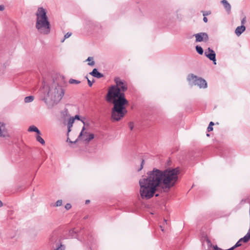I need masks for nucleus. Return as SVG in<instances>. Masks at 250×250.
<instances>
[{
    "label": "nucleus",
    "mask_w": 250,
    "mask_h": 250,
    "mask_svg": "<svg viewBox=\"0 0 250 250\" xmlns=\"http://www.w3.org/2000/svg\"><path fill=\"white\" fill-rule=\"evenodd\" d=\"M179 167H168L164 170L154 168L147 176L139 180L140 193L143 199H149L159 188L167 191L174 187L178 180Z\"/></svg>",
    "instance_id": "nucleus-1"
},
{
    "label": "nucleus",
    "mask_w": 250,
    "mask_h": 250,
    "mask_svg": "<svg viewBox=\"0 0 250 250\" xmlns=\"http://www.w3.org/2000/svg\"><path fill=\"white\" fill-rule=\"evenodd\" d=\"M114 82L116 84L109 87L105 99L107 102L113 104L111 111L112 119L118 121L127 113L125 105L128 104V101L125 97V92L127 89V84L119 77L115 78Z\"/></svg>",
    "instance_id": "nucleus-2"
},
{
    "label": "nucleus",
    "mask_w": 250,
    "mask_h": 250,
    "mask_svg": "<svg viewBox=\"0 0 250 250\" xmlns=\"http://www.w3.org/2000/svg\"><path fill=\"white\" fill-rule=\"evenodd\" d=\"M35 27L39 33L43 35L50 33L51 25L47 16V12L43 7H39L36 13Z\"/></svg>",
    "instance_id": "nucleus-3"
},
{
    "label": "nucleus",
    "mask_w": 250,
    "mask_h": 250,
    "mask_svg": "<svg viewBox=\"0 0 250 250\" xmlns=\"http://www.w3.org/2000/svg\"><path fill=\"white\" fill-rule=\"evenodd\" d=\"M64 91L62 86L54 83L52 87L49 88L44 98L45 102L50 101L52 104H58L63 97Z\"/></svg>",
    "instance_id": "nucleus-4"
},
{
    "label": "nucleus",
    "mask_w": 250,
    "mask_h": 250,
    "mask_svg": "<svg viewBox=\"0 0 250 250\" xmlns=\"http://www.w3.org/2000/svg\"><path fill=\"white\" fill-rule=\"evenodd\" d=\"M187 79L191 85H197L200 88L207 87V83L204 79L198 78L192 74L188 75Z\"/></svg>",
    "instance_id": "nucleus-5"
},
{
    "label": "nucleus",
    "mask_w": 250,
    "mask_h": 250,
    "mask_svg": "<svg viewBox=\"0 0 250 250\" xmlns=\"http://www.w3.org/2000/svg\"><path fill=\"white\" fill-rule=\"evenodd\" d=\"M50 241L55 243L54 244L56 247L55 250H64L65 246L61 243L60 240L57 238L56 234H54L51 237Z\"/></svg>",
    "instance_id": "nucleus-6"
},
{
    "label": "nucleus",
    "mask_w": 250,
    "mask_h": 250,
    "mask_svg": "<svg viewBox=\"0 0 250 250\" xmlns=\"http://www.w3.org/2000/svg\"><path fill=\"white\" fill-rule=\"evenodd\" d=\"M205 55L208 58L210 61L213 62V64H216V54L215 52L208 47L205 52Z\"/></svg>",
    "instance_id": "nucleus-7"
},
{
    "label": "nucleus",
    "mask_w": 250,
    "mask_h": 250,
    "mask_svg": "<svg viewBox=\"0 0 250 250\" xmlns=\"http://www.w3.org/2000/svg\"><path fill=\"white\" fill-rule=\"evenodd\" d=\"M193 36L196 38V42H207L208 40V35L205 32L197 33L194 34Z\"/></svg>",
    "instance_id": "nucleus-8"
},
{
    "label": "nucleus",
    "mask_w": 250,
    "mask_h": 250,
    "mask_svg": "<svg viewBox=\"0 0 250 250\" xmlns=\"http://www.w3.org/2000/svg\"><path fill=\"white\" fill-rule=\"evenodd\" d=\"M90 74L92 76L99 79L104 77V75L99 72L96 68L93 69L92 71L90 73Z\"/></svg>",
    "instance_id": "nucleus-9"
},
{
    "label": "nucleus",
    "mask_w": 250,
    "mask_h": 250,
    "mask_svg": "<svg viewBox=\"0 0 250 250\" xmlns=\"http://www.w3.org/2000/svg\"><path fill=\"white\" fill-rule=\"evenodd\" d=\"M245 30L246 27L244 25H241L240 26H238L236 28L235 33L237 36H239L245 31Z\"/></svg>",
    "instance_id": "nucleus-10"
},
{
    "label": "nucleus",
    "mask_w": 250,
    "mask_h": 250,
    "mask_svg": "<svg viewBox=\"0 0 250 250\" xmlns=\"http://www.w3.org/2000/svg\"><path fill=\"white\" fill-rule=\"evenodd\" d=\"M221 3L223 4V6L226 9L227 12L228 13H229L231 10V5L226 0H222Z\"/></svg>",
    "instance_id": "nucleus-11"
},
{
    "label": "nucleus",
    "mask_w": 250,
    "mask_h": 250,
    "mask_svg": "<svg viewBox=\"0 0 250 250\" xmlns=\"http://www.w3.org/2000/svg\"><path fill=\"white\" fill-rule=\"evenodd\" d=\"M28 131L29 132H35L38 134L41 135V131L39 130V129L35 126V125H31L29 127L28 129Z\"/></svg>",
    "instance_id": "nucleus-12"
},
{
    "label": "nucleus",
    "mask_w": 250,
    "mask_h": 250,
    "mask_svg": "<svg viewBox=\"0 0 250 250\" xmlns=\"http://www.w3.org/2000/svg\"><path fill=\"white\" fill-rule=\"evenodd\" d=\"M84 129H85V127H84V126H83V128H82V130L81 132H80V135H79V136L78 137V138L75 141L72 142V141L70 140L69 138H67V142H69L71 144H75L79 139H80L81 137H82V136L83 134V131L84 130Z\"/></svg>",
    "instance_id": "nucleus-13"
},
{
    "label": "nucleus",
    "mask_w": 250,
    "mask_h": 250,
    "mask_svg": "<svg viewBox=\"0 0 250 250\" xmlns=\"http://www.w3.org/2000/svg\"><path fill=\"white\" fill-rule=\"evenodd\" d=\"M74 122V119H73L72 118H70L67 124V127H68V131H67V135H68V134L69 132L71 131V127L73 126V124Z\"/></svg>",
    "instance_id": "nucleus-14"
},
{
    "label": "nucleus",
    "mask_w": 250,
    "mask_h": 250,
    "mask_svg": "<svg viewBox=\"0 0 250 250\" xmlns=\"http://www.w3.org/2000/svg\"><path fill=\"white\" fill-rule=\"evenodd\" d=\"M77 236V231L75 230L74 229H70L68 232V237L69 238H74Z\"/></svg>",
    "instance_id": "nucleus-15"
},
{
    "label": "nucleus",
    "mask_w": 250,
    "mask_h": 250,
    "mask_svg": "<svg viewBox=\"0 0 250 250\" xmlns=\"http://www.w3.org/2000/svg\"><path fill=\"white\" fill-rule=\"evenodd\" d=\"M85 134H87V137L84 139V140L87 142H90L94 138V135L92 133L85 132Z\"/></svg>",
    "instance_id": "nucleus-16"
},
{
    "label": "nucleus",
    "mask_w": 250,
    "mask_h": 250,
    "mask_svg": "<svg viewBox=\"0 0 250 250\" xmlns=\"http://www.w3.org/2000/svg\"><path fill=\"white\" fill-rule=\"evenodd\" d=\"M34 99L33 96H27L24 98V101L25 103H29L32 102Z\"/></svg>",
    "instance_id": "nucleus-17"
},
{
    "label": "nucleus",
    "mask_w": 250,
    "mask_h": 250,
    "mask_svg": "<svg viewBox=\"0 0 250 250\" xmlns=\"http://www.w3.org/2000/svg\"><path fill=\"white\" fill-rule=\"evenodd\" d=\"M205 243H207L208 248L211 247L212 246V244H211L210 241L209 240V239L207 237H205L204 238V240L203 243V245H204L205 244Z\"/></svg>",
    "instance_id": "nucleus-18"
},
{
    "label": "nucleus",
    "mask_w": 250,
    "mask_h": 250,
    "mask_svg": "<svg viewBox=\"0 0 250 250\" xmlns=\"http://www.w3.org/2000/svg\"><path fill=\"white\" fill-rule=\"evenodd\" d=\"M197 52L200 54L202 55L204 53V50L202 47L197 45L195 47Z\"/></svg>",
    "instance_id": "nucleus-19"
},
{
    "label": "nucleus",
    "mask_w": 250,
    "mask_h": 250,
    "mask_svg": "<svg viewBox=\"0 0 250 250\" xmlns=\"http://www.w3.org/2000/svg\"><path fill=\"white\" fill-rule=\"evenodd\" d=\"M86 61H88L89 62H88V64L90 66H93L95 64V62L93 61V58L89 57L87 60Z\"/></svg>",
    "instance_id": "nucleus-20"
},
{
    "label": "nucleus",
    "mask_w": 250,
    "mask_h": 250,
    "mask_svg": "<svg viewBox=\"0 0 250 250\" xmlns=\"http://www.w3.org/2000/svg\"><path fill=\"white\" fill-rule=\"evenodd\" d=\"M36 140L38 142H40L42 145L45 144L44 140L40 136L39 134H38L36 136Z\"/></svg>",
    "instance_id": "nucleus-21"
},
{
    "label": "nucleus",
    "mask_w": 250,
    "mask_h": 250,
    "mask_svg": "<svg viewBox=\"0 0 250 250\" xmlns=\"http://www.w3.org/2000/svg\"><path fill=\"white\" fill-rule=\"evenodd\" d=\"M69 83L70 84H79L81 83V82L80 81H78V80H74V79H70L69 80Z\"/></svg>",
    "instance_id": "nucleus-22"
},
{
    "label": "nucleus",
    "mask_w": 250,
    "mask_h": 250,
    "mask_svg": "<svg viewBox=\"0 0 250 250\" xmlns=\"http://www.w3.org/2000/svg\"><path fill=\"white\" fill-rule=\"evenodd\" d=\"M72 118L73 119H74V121H75V120H76H76H81L82 121V122L83 124V125H85L84 121L83 120H81L80 119V116L79 115H76L74 117H73Z\"/></svg>",
    "instance_id": "nucleus-23"
},
{
    "label": "nucleus",
    "mask_w": 250,
    "mask_h": 250,
    "mask_svg": "<svg viewBox=\"0 0 250 250\" xmlns=\"http://www.w3.org/2000/svg\"><path fill=\"white\" fill-rule=\"evenodd\" d=\"M62 200H58L54 205V207H60L62 205Z\"/></svg>",
    "instance_id": "nucleus-24"
},
{
    "label": "nucleus",
    "mask_w": 250,
    "mask_h": 250,
    "mask_svg": "<svg viewBox=\"0 0 250 250\" xmlns=\"http://www.w3.org/2000/svg\"><path fill=\"white\" fill-rule=\"evenodd\" d=\"M72 35L71 33L68 32L66 34H65L64 36V39L62 41V42H63L64 40L69 37H70Z\"/></svg>",
    "instance_id": "nucleus-25"
},
{
    "label": "nucleus",
    "mask_w": 250,
    "mask_h": 250,
    "mask_svg": "<svg viewBox=\"0 0 250 250\" xmlns=\"http://www.w3.org/2000/svg\"><path fill=\"white\" fill-rule=\"evenodd\" d=\"M86 78H87V79L88 84L89 86H90V87H91V86H92V84H93V83H94V79H93L92 81H91L90 80H89V79H88V78H87V77H86Z\"/></svg>",
    "instance_id": "nucleus-26"
},
{
    "label": "nucleus",
    "mask_w": 250,
    "mask_h": 250,
    "mask_svg": "<svg viewBox=\"0 0 250 250\" xmlns=\"http://www.w3.org/2000/svg\"><path fill=\"white\" fill-rule=\"evenodd\" d=\"M144 165V160H142L140 167L138 169V171L141 170L143 169Z\"/></svg>",
    "instance_id": "nucleus-27"
},
{
    "label": "nucleus",
    "mask_w": 250,
    "mask_h": 250,
    "mask_svg": "<svg viewBox=\"0 0 250 250\" xmlns=\"http://www.w3.org/2000/svg\"><path fill=\"white\" fill-rule=\"evenodd\" d=\"M241 25H244L245 23L246 22V17H244L242 20H241Z\"/></svg>",
    "instance_id": "nucleus-28"
},
{
    "label": "nucleus",
    "mask_w": 250,
    "mask_h": 250,
    "mask_svg": "<svg viewBox=\"0 0 250 250\" xmlns=\"http://www.w3.org/2000/svg\"><path fill=\"white\" fill-rule=\"evenodd\" d=\"M71 208V205L70 204L67 203L65 206V208L67 210H68V209H70Z\"/></svg>",
    "instance_id": "nucleus-29"
},
{
    "label": "nucleus",
    "mask_w": 250,
    "mask_h": 250,
    "mask_svg": "<svg viewBox=\"0 0 250 250\" xmlns=\"http://www.w3.org/2000/svg\"><path fill=\"white\" fill-rule=\"evenodd\" d=\"M128 126L131 130H132L133 129L134 125L132 122H130L128 124Z\"/></svg>",
    "instance_id": "nucleus-30"
},
{
    "label": "nucleus",
    "mask_w": 250,
    "mask_h": 250,
    "mask_svg": "<svg viewBox=\"0 0 250 250\" xmlns=\"http://www.w3.org/2000/svg\"><path fill=\"white\" fill-rule=\"evenodd\" d=\"M213 250H223L219 248L217 245H215V246H213Z\"/></svg>",
    "instance_id": "nucleus-31"
},
{
    "label": "nucleus",
    "mask_w": 250,
    "mask_h": 250,
    "mask_svg": "<svg viewBox=\"0 0 250 250\" xmlns=\"http://www.w3.org/2000/svg\"><path fill=\"white\" fill-rule=\"evenodd\" d=\"M210 12H203V16L206 17L209 14H210Z\"/></svg>",
    "instance_id": "nucleus-32"
},
{
    "label": "nucleus",
    "mask_w": 250,
    "mask_h": 250,
    "mask_svg": "<svg viewBox=\"0 0 250 250\" xmlns=\"http://www.w3.org/2000/svg\"><path fill=\"white\" fill-rule=\"evenodd\" d=\"M207 130H208V132L211 131L213 130V127L208 125V127Z\"/></svg>",
    "instance_id": "nucleus-33"
},
{
    "label": "nucleus",
    "mask_w": 250,
    "mask_h": 250,
    "mask_svg": "<svg viewBox=\"0 0 250 250\" xmlns=\"http://www.w3.org/2000/svg\"><path fill=\"white\" fill-rule=\"evenodd\" d=\"M4 9V6L2 5H0V11H3Z\"/></svg>",
    "instance_id": "nucleus-34"
},
{
    "label": "nucleus",
    "mask_w": 250,
    "mask_h": 250,
    "mask_svg": "<svg viewBox=\"0 0 250 250\" xmlns=\"http://www.w3.org/2000/svg\"><path fill=\"white\" fill-rule=\"evenodd\" d=\"M203 21L205 22H207L208 21V19L206 17H204V18H203Z\"/></svg>",
    "instance_id": "nucleus-35"
},
{
    "label": "nucleus",
    "mask_w": 250,
    "mask_h": 250,
    "mask_svg": "<svg viewBox=\"0 0 250 250\" xmlns=\"http://www.w3.org/2000/svg\"><path fill=\"white\" fill-rule=\"evenodd\" d=\"M214 125V124L213 122H210L208 125L212 126Z\"/></svg>",
    "instance_id": "nucleus-36"
},
{
    "label": "nucleus",
    "mask_w": 250,
    "mask_h": 250,
    "mask_svg": "<svg viewBox=\"0 0 250 250\" xmlns=\"http://www.w3.org/2000/svg\"><path fill=\"white\" fill-rule=\"evenodd\" d=\"M235 248H236V247H234V246H233L231 248L228 249V250H233Z\"/></svg>",
    "instance_id": "nucleus-37"
},
{
    "label": "nucleus",
    "mask_w": 250,
    "mask_h": 250,
    "mask_svg": "<svg viewBox=\"0 0 250 250\" xmlns=\"http://www.w3.org/2000/svg\"><path fill=\"white\" fill-rule=\"evenodd\" d=\"M89 202H90V200H87L85 201V204H88Z\"/></svg>",
    "instance_id": "nucleus-38"
},
{
    "label": "nucleus",
    "mask_w": 250,
    "mask_h": 250,
    "mask_svg": "<svg viewBox=\"0 0 250 250\" xmlns=\"http://www.w3.org/2000/svg\"><path fill=\"white\" fill-rule=\"evenodd\" d=\"M2 202L0 200V207H1V206H2Z\"/></svg>",
    "instance_id": "nucleus-39"
},
{
    "label": "nucleus",
    "mask_w": 250,
    "mask_h": 250,
    "mask_svg": "<svg viewBox=\"0 0 250 250\" xmlns=\"http://www.w3.org/2000/svg\"><path fill=\"white\" fill-rule=\"evenodd\" d=\"M160 228L161 229L162 231H164V229H163V227L161 226H160Z\"/></svg>",
    "instance_id": "nucleus-40"
},
{
    "label": "nucleus",
    "mask_w": 250,
    "mask_h": 250,
    "mask_svg": "<svg viewBox=\"0 0 250 250\" xmlns=\"http://www.w3.org/2000/svg\"><path fill=\"white\" fill-rule=\"evenodd\" d=\"M164 221H165V222L167 224V220H166L165 219H164Z\"/></svg>",
    "instance_id": "nucleus-41"
},
{
    "label": "nucleus",
    "mask_w": 250,
    "mask_h": 250,
    "mask_svg": "<svg viewBox=\"0 0 250 250\" xmlns=\"http://www.w3.org/2000/svg\"><path fill=\"white\" fill-rule=\"evenodd\" d=\"M155 196H156V197L158 196H159V194H156L155 195Z\"/></svg>",
    "instance_id": "nucleus-42"
},
{
    "label": "nucleus",
    "mask_w": 250,
    "mask_h": 250,
    "mask_svg": "<svg viewBox=\"0 0 250 250\" xmlns=\"http://www.w3.org/2000/svg\"><path fill=\"white\" fill-rule=\"evenodd\" d=\"M207 135L208 136H209V135L208 134H207Z\"/></svg>",
    "instance_id": "nucleus-43"
}]
</instances>
